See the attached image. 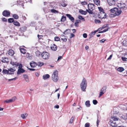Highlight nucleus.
<instances>
[{
  "label": "nucleus",
  "instance_id": "43",
  "mask_svg": "<svg viewBox=\"0 0 127 127\" xmlns=\"http://www.w3.org/2000/svg\"><path fill=\"white\" fill-rule=\"evenodd\" d=\"M81 3L83 5H85L87 4V2L86 1H81Z\"/></svg>",
  "mask_w": 127,
  "mask_h": 127
},
{
  "label": "nucleus",
  "instance_id": "20",
  "mask_svg": "<svg viewBox=\"0 0 127 127\" xmlns=\"http://www.w3.org/2000/svg\"><path fill=\"white\" fill-rule=\"evenodd\" d=\"M30 65L31 67H34L37 65V64L36 63L32 61L30 63Z\"/></svg>",
  "mask_w": 127,
  "mask_h": 127
},
{
  "label": "nucleus",
  "instance_id": "60",
  "mask_svg": "<svg viewBox=\"0 0 127 127\" xmlns=\"http://www.w3.org/2000/svg\"><path fill=\"white\" fill-rule=\"evenodd\" d=\"M81 22V21L79 20H76L75 22L78 24Z\"/></svg>",
  "mask_w": 127,
  "mask_h": 127
},
{
  "label": "nucleus",
  "instance_id": "33",
  "mask_svg": "<svg viewBox=\"0 0 127 127\" xmlns=\"http://www.w3.org/2000/svg\"><path fill=\"white\" fill-rule=\"evenodd\" d=\"M35 53L36 56L38 57H39L41 54L40 51H36L35 52Z\"/></svg>",
  "mask_w": 127,
  "mask_h": 127
},
{
  "label": "nucleus",
  "instance_id": "48",
  "mask_svg": "<svg viewBox=\"0 0 127 127\" xmlns=\"http://www.w3.org/2000/svg\"><path fill=\"white\" fill-rule=\"evenodd\" d=\"M64 7H66L67 5V4L64 2H63L61 4Z\"/></svg>",
  "mask_w": 127,
  "mask_h": 127
},
{
  "label": "nucleus",
  "instance_id": "35",
  "mask_svg": "<svg viewBox=\"0 0 127 127\" xmlns=\"http://www.w3.org/2000/svg\"><path fill=\"white\" fill-rule=\"evenodd\" d=\"M75 116H73L71 118V119H70V121L69 122V124H72L74 119L75 118Z\"/></svg>",
  "mask_w": 127,
  "mask_h": 127
},
{
  "label": "nucleus",
  "instance_id": "3",
  "mask_svg": "<svg viewBox=\"0 0 127 127\" xmlns=\"http://www.w3.org/2000/svg\"><path fill=\"white\" fill-rule=\"evenodd\" d=\"M87 81L85 78H84L80 85L81 90L83 91H86V89L87 87Z\"/></svg>",
  "mask_w": 127,
  "mask_h": 127
},
{
  "label": "nucleus",
  "instance_id": "18",
  "mask_svg": "<svg viewBox=\"0 0 127 127\" xmlns=\"http://www.w3.org/2000/svg\"><path fill=\"white\" fill-rule=\"evenodd\" d=\"M14 54V52L13 50L10 49L9 50L8 54L9 55L12 56H13Z\"/></svg>",
  "mask_w": 127,
  "mask_h": 127
},
{
  "label": "nucleus",
  "instance_id": "29",
  "mask_svg": "<svg viewBox=\"0 0 127 127\" xmlns=\"http://www.w3.org/2000/svg\"><path fill=\"white\" fill-rule=\"evenodd\" d=\"M27 29V28L24 26H23L22 27H21L20 29V30L23 31L24 32Z\"/></svg>",
  "mask_w": 127,
  "mask_h": 127
},
{
  "label": "nucleus",
  "instance_id": "34",
  "mask_svg": "<svg viewBox=\"0 0 127 127\" xmlns=\"http://www.w3.org/2000/svg\"><path fill=\"white\" fill-rule=\"evenodd\" d=\"M111 118L112 119L115 121H118L119 119L118 118H117L115 116L112 117Z\"/></svg>",
  "mask_w": 127,
  "mask_h": 127
},
{
  "label": "nucleus",
  "instance_id": "50",
  "mask_svg": "<svg viewBox=\"0 0 127 127\" xmlns=\"http://www.w3.org/2000/svg\"><path fill=\"white\" fill-rule=\"evenodd\" d=\"M90 125V124L88 123H87L85 124V127H89Z\"/></svg>",
  "mask_w": 127,
  "mask_h": 127
},
{
  "label": "nucleus",
  "instance_id": "55",
  "mask_svg": "<svg viewBox=\"0 0 127 127\" xmlns=\"http://www.w3.org/2000/svg\"><path fill=\"white\" fill-rule=\"evenodd\" d=\"M121 58L122 60L123 61H127L126 59H127L124 57H122Z\"/></svg>",
  "mask_w": 127,
  "mask_h": 127
},
{
  "label": "nucleus",
  "instance_id": "26",
  "mask_svg": "<svg viewBox=\"0 0 127 127\" xmlns=\"http://www.w3.org/2000/svg\"><path fill=\"white\" fill-rule=\"evenodd\" d=\"M13 24L14 25L17 27H19L20 25V24L17 21L14 22H13Z\"/></svg>",
  "mask_w": 127,
  "mask_h": 127
},
{
  "label": "nucleus",
  "instance_id": "36",
  "mask_svg": "<svg viewBox=\"0 0 127 127\" xmlns=\"http://www.w3.org/2000/svg\"><path fill=\"white\" fill-rule=\"evenodd\" d=\"M66 20V17L64 16H63L61 19V21L62 22H64Z\"/></svg>",
  "mask_w": 127,
  "mask_h": 127
},
{
  "label": "nucleus",
  "instance_id": "58",
  "mask_svg": "<svg viewBox=\"0 0 127 127\" xmlns=\"http://www.w3.org/2000/svg\"><path fill=\"white\" fill-rule=\"evenodd\" d=\"M105 40L104 39H103L101 40L100 41V43H103Z\"/></svg>",
  "mask_w": 127,
  "mask_h": 127
},
{
  "label": "nucleus",
  "instance_id": "53",
  "mask_svg": "<svg viewBox=\"0 0 127 127\" xmlns=\"http://www.w3.org/2000/svg\"><path fill=\"white\" fill-rule=\"evenodd\" d=\"M104 93V92H102L101 91V92L100 93L99 96V97L101 96V95H102Z\"/></svg>",
  "mask_w": 127,
  "mask_h": 127
},
{
  "label": "nucleus",
  "instance_id": "37",
  "mask_svg": "<svg viewBox=\"0 0 127 127\" xmlns=\"http://www.w3.org/2000/svg\"><path fill=\"white\" fill-rule=\"evenodd\" d=\"M98 31V30H96L94 31L93 32H92L90 34L91 36V37H92L94 35L95 33H96V32Z\"/></svg>",
  "mask_w": 127,
  "mask_h": 127
},
{
  "label": "nucleus",
  "instance_id": "32",
  "mask_svg": "<svg viewBox=\"0 0 127 127\" xmlns=\"http://www.w3.org/2000/svg\"><path fill=\"white\" fill-rule=\"evenodd\" d=\"M49 75L47 74L43 76V78L44 80L46 79H47L49 78Z\"/></svg>",
  "mask_w": 127,
  "mask_h": 127
},
{
  "label": "nucleus",
  "instance_id": "15",
  "mask_svg": "<svg viewBox=\"0 0 127 127\" xmlns=\"http://www.w3.org/2000/svg\"><path fill=\"white\" fill-rule=\"evenodd\" d=\"M11 64L14 67H17L19 66V63L17 62H11Z\"/></svg>",
  "mask_w": 127,
  "mask_h": 127
},
{
  "label": "nucleus",
  "instance_id": "49",
  "mask_svg": "<svg viewBox=\"0 0 127 127\" xmlns=\"http://www.w3.org/2000/svg\"><path fill=\"white\" fill-rule=\"evenodd\" d=\"M93 104L94 105H96L97 103V101L96 100H94L93 101Z\"/></svg>",
  "mask_w": 127,
  "mask_h": 127
},
{
  "label": "nucleus",
  "instance_id": "6",
  "mask_svg": "<svg viewBox=\"0 0 127 127\" xmlns=\"http://www.w3.org/2000/svg\"><path fill=\"white\" fill-rule=\"evenodd\" d=\"M42 58L44 60H48L49 59L50 57L49 53L47 52H43L41 54Z\"/></svg>",
  "mask_w": 127,
  "mask_h": 127
},
{
  "label": "nucleus",
  "instance_id": "30",
  "mask_svg": "<svg viewBox=\"0 0 127 127\" xmlns=\"http://www.w3.org/2000/svg\"><path fill=\"white\" fill-rule=\"evenodd\" d=\"M28 115V114L27 113H25V114H21V117L23 119H24L27 117Z\"/></svg>",
  "mask_w": 127,
  "mask_h": 127
},
{
  "label": "nucleus",
  "instance_id": "38",
  "mask_svg": "<svg viewBox=\"0 0 127 127\" xmlns=\"http://www.w3.org/2000/svg\"><path fill=\"white\" fill-rule=\"evenodd\" d=\"M107 88L106 86L103 87L101 89V91L105 93L106 91Z\"/></svg>",
  "mask_w": 127,
  "mask_h": 127
},
{
  "label": "nucleus",
  "instance_id": "51",
  "mask_svg": "<svg viewBox=\"0 0 127 127\" xmlns=\"http://www.w3.org/2000/svg\"><path fill=\"white\" fill-rule=\"evenodd\" d=\"M37 36L38 38L40 39L42 38L43 37V35H39V34L37 35Z\"/></svg>",
  "mask_w": 127,
  "mask_h": 127
},
{
  "label": "nucleus",
  "instance_id": "56",
  "mask_svg": "<svg viewBox=\"0 0 127 127\" xmlns=\"http://www.w3.org/2000/svg\"><path fill=\"white\" fill-rule=\"evenodd\" d=\"M19 66L18 67V68H19L18 69L22 68V64H19Z\"/></svg>",
  "mask_w": 127,
  "mask_h": 127
},
{
  "label": "nucleus",
  "instance_id": "31",
  "mask_svg": "<svg viewBox=\"0 0 127 127\" xmlns=\"http://www.w3.org/2000/svg\"><path fill=\"white\" fill-rule=\"evenodd\" d=\"M12 17L14 19H17L19 18L18 16L16 14H13L12 15Z\"/></svg>",
  "mask_w": 127,
  "mask_h": 127
},
{
  "label": "nucleus",
  "instance_id": "47",
  "mask_svg": "<svg viewBox=\"0 0 127 127\" xmlns=\"http://www.w3.org/2000/svg\"><path fill=\"white\" fill-rule=\"evenodd\" d=\"M108 28L107 29H104V30H103V31H101L99 32L98 33H102L105 32L107 31L108 30Z\"/></svg>",
  "mask_w": 127,
  "mask_h": 127
},
{
  "label": "nucleus",
  "instance_id": "40",
  "mask_svg": "<svg viewBox=\"0 0 127 127\" xmlns=\"http://www.w3.org/2000/svg\"><path fill=\"white\" fill-rule=\"evenodd\" d=\"M78 18L80 20H82L83 21H85V19L81 15H79L78 16Z\"/></svg>",
  "mask_w": 127,
  "mask_h": 127
},
{
  "label": "nucleus",
  "instance_id": "62",
  "mask_svg": "<svg viewBox=\"0 0 127 127\" xmlns=\"http://www.w3.org/2000/svg\"><path fill=\"white\" fill-rule=\"evenodd\" d=\"M22 18L24 20H25L26 19V18L25 16H22Z\"/></svg>",
  "mask_w": 127,
  "mask_h": 127
},
{
  "label": "nucleus",
  "instance_id": "39",
  "mask_svg": "<svg viewBox=\"0 0 127 127\" xmlns=\"http://www.w3.org/2000/svg\"><path fill=\"white\" fill-rule=\"evenodd\" d=\"M8 22L9 23H11L14 22V19L13 18H10L8 19Z\"/></svg>",
  "mask_w": 127,
  "mask_h": 127
},
{
  "label": "nucleus",
  "instance_id": "1",
  "mask_svg": "<svg viewBox=\"0 0 127 127\" xmlns=\"http://www.w3.org/2000/svg\"><path fill=\"white\" fill-rule=\"evenodd\" d=\"M111 12V14L110 16L111 17H113L115 16H118L121 14L122 11L119 10L117 8L115 7L111 9L110 10Z\"/></svg>",
  "mask_w": 127,
  "mask_h": 127
},
{
  "label": "nucleus",
  "instance_id": "17",
  "mask_svg": "<svg viewBox=\"0 0 127 127\" xmlns=\"http://www.w3.org/2000/svg\"><path fill=\"white\" fill-rule=\"evenodd\" d=\"M79 12L81 14L84 15H86L87 13V11H84L81 9H80L79 10Z\"/></svg>",
  "mask_w": 127,
  "mask_h": 127
},
{
  "label": "nucleus",
  "instance_id": "59",
  "mask_svg": "<svg viewBox=\"0 0 127 127\" xmlns=\"http://www.w3.org/2000/svg\"><path fill=\"white\" fill-rule=\"evenodd\" d=\"M2 20L4 22H6L7 21V19L4 17L2 18Z\"/></svg>",
  "mask_w": 127,
  "mask_h": 127
},
{
  "label": "nucleus",
  "instance_id": "45",
  "mask_svg": "<svg viewBox=\"0 0 127 127\" xmlns=\"http://www.w3.org/2000/svg\"><path fill=\"white\" fill-rule=\"evenodd\" d=\"M123 44L124 46H127V41H124L123 42Z\"/></svg>",
  "mask_w": 127,
  "mask_h": 127
},
{
  "label": "nucleus",
  "instance_id": "5",
  "mask_svg": "<svg viewBox=\"0 0 127 127\" xmlns=\"http://www.w3.org/2000/svg\"><path fill=\"white\" fill-rule=\"evenodd\" d=\"M52 80L55 82H56L59 79L58 76L57 71L56 70L54 71L52 75Z\"/></svg>",
  "mask_w": 127,
  "mask_h": 127
},
{
  "label": "nucleus",
  "instance_id": "57",
  "mask_svg": "<svg viewBox=\"0 0 127 127\" xmlns=\"http://www.w3.org/2000/svg\"><path fill=\"white\" fill-rule=\"evenodd\" d=\"M83 36L84 38H86L87 37V35L86 33H84L83 34Z\"/></svg>",
  "mask_w": 127,
  "mask_h": 127
},
{
  "label": "nucleus",
  "instance_id": "19",
  "mask_svg": "<svg viewBox=\"0 0 127 127\" xmlns=\"http://www.w3.org/2000/svg\"><path fill=\"white\" fill-rule=\"evenodd\" d=\"M25 71V70L23 68L18 69L17 72V74H20L21 73L24 72Z\"/></svg>",
  "mask_w": 127,
  "mask_h": 127
},
{
  "label": "nucleus",
  "instance_id": "11",
  "mask_svg": "<svg viewBox=\"0 0 127 127\" xmlns=\"http://www.w3.org/2000/svg\"><path fill=\"white\" fill-rule=\"evenodd\" d=\"M9 72V74H13L14 73V72L16 71V69L13 68H12L10 67L8 69Z\"/></svg>",
  "mask_w": 127,
  "mask_h": 127
},
{
  "label": "nucleus",
  "instance_id": "4",
  "mask_svg": "<svg viewBox=\"0 0 127 127\" xmlns=\"http://www.w3.org/2000/svg\"><path fill=\"white\" fill-rule=\"evenodd\" d=\"M95 5L93 3H89L88 5V9H87V11L90 14H92L93 13V10L95 8Z\"/></svg>",
  "mask_w": 127,
  "mask_h": 127
},
{
  "label": "nucleus",
  "instance_id": "24",
  "mask_svg": "<svg viewBox=\"0 0 127 127\" xmlns=\"http://www.w3.org/2000/svg\"><path fill=\"white\" fill-rule=\"evenodd\" d=\"M24 77L25 80L27 82H28L29 81L28 77L27 75L25 74L24 75Z\"/></svg>",
  "mask_w": 127,
  "mask_h": 127
},
{
  "label": "nucleus",
  "instance_id": "64",
  "mask_svg": "<svg viewBox=\"0 0 127 127\" xmlns=\"http://www.w3.org/2000/svg\"><path fill=\"white\" fill-rule=\"evenodd\" d=\"M124 57H125L126 59H127V53L125 54Z\"/></svg>",
  "mask_w": 127,
  "mask_h": 127
},
{
  "label": "nucleus",
  "instance_id": "23",
  "mask_svg": "<svg viewBox=\"0 0 127 127\" xmlns=\"http://www.w3.org/2000/svg\"><path fill=\"white\" fill-rule=\"evenodd\" d=\"M9 72L8 71V70H7L6 69H3L2 70V73L4 74H9Z\"/></svg>",
  "mask_w": 127,
  "mask_h": 127
},
{
  "label": "nucleus",
  "instance_id": "63",
  "mask_svg": "<svg viewBox=\"0 0 127 127\" xmlns=\"http://www.w3.org/2000/svg\"><path fill=\"white\" fill-rule=\"evenodd\" d=\"M59 105H56L54 107L55 108L58 109L59 108Z\"/></svg>",
  "mask_w": 127,
  "mask_h": 127
},
{
  "label": "nucleus",
  "instance_id": "54",
  "mask_svg": "<svg viewBox=\"0 0 127 127\" xmlns=\"http://www.w3.org/2000/svg\"><path fill=\"white\" fill-rule=\"evenodd\" d=\"M75 36V35L72 33H71L70 35V38H72V37H74Z\"/></svg>",
  "mask_w": 127,
  "mask_h": 127
},
{
  "label": "nucleus",
  "instance_id": "25",
  "mask_svg": "<svg viewBox=\"0 0 127 127\" xmlns=\"http://www.w3.org/2000/svg\"><path fill=\"white\" fill-rule=\"evenodd\" d=\"M70 29H67L64 32V34L65 35L69 34L70 33Z\"/></svg>",
  "mask_w": 127,
  "mask_h": 127
},
{
  "label": "nucleus",
  "instance_id": "13",
  "mask_svg": "<svg viewBox=\"0 0 127 127\" xmlns=\"http://www.w3.org/2000/svg\"><path fill=\"white\" fill-rule=\"evenodd\" d=\"M110 122V125L112 127H116L117 126V124L116 123L114 122V121L112 120H111Z\"/></svg>",
  "mask_w": 127,
  "mask_h": 127
},
{
  "label": "nucleus",
  "instance_id": "52",
  "mask_svg": "<svg viewBox=\"0 0 127 127\" xmlns=\"http://www.w3.org/2000/svg\"><path fill=\"white\" fill-rule=\"evenodd\" d=\"M61 39L64 42H66L67 40V39L65 37H64V38H62Z\"/></svg>",
  "mask_w": 127,
  "mask_h": 127
},
{
  "label": "nucleus",
  "instance_id": "28",
  "mask_svg": "<svg viewBox=\"0 0 127 127\" xmlns=\"http://www.w3.org/2000/svg\"><path fill=\"white\" fill-rule=\"evenodd\" d=\"M117 70L120 72H122L124 70V69L123 67H120L118 68Z\"/></svg>",
  "mask_w": 127,
  "mask_h": 127
},
{
  "label": "nucleus",
  "instance_id": "41",
  "mask_svg": "<svg viewBox=\"0 0 127 127\" xmlns=\"http://www.w3.org/2000/svg\"><path fill=\"white\" fill-rule=\"evenodd\" d=\"M54 40L55 41H59L60 40V38L56 36L54 38Z\"/></svg>",
  "mask_w": 127,
  "mask_h": 127
},
{
  "label": "nucleus",
  "instance_id": "14",
  "mask_svg": "<svg viewBox=\"0 0 127 127\" xmlns=\"http://www.w3.org/2000/svg\"><path fill=\"white\" fill-rule=\"evenodd\" d=\"M51 48L53 50L56 51L57 50V47L55 44H53L51 45Z\"/></svg>",
  "mask_w": 127,
  "mask_h": 127
},
{
  "label": "nucleus",
  "instance_id": "8",
  "mask_svg": "<svg viewBox=\"0 0 127 127\" xmlns=\"http://www.w3.org/2000/svg\"><path fill=\"white\" fill-rule=\"evenodd\" d=\"M119 0H107V3L110 6H114Z\"/></svg>",
  "mask_w": 127,
  "mask_h": 127
},
{
  "label": "nucleus",
  "instance_id": "27",
  "mask_svg": "<svg viewBox=\"0 0 127 127\" xmlns=\"http://www.w3.org/2000/svg\"><path fill=\"white\" fill-rule=\"evenodd\" d=\"M85 104L87 107H89L90 106L91 104L90 103V101L89 100H87L86 101L85 103Z\"/></svg>",
  "mask_w": 127,
  "mask_h": 127
},
{
  "label": "nucleus",
  "instance_id": "7",
  "mask_svg": "<svg viewBox=\"0 0 127 127\" xmlns=\"http://www.w3.org/2000/svg\"><path fill=\"white\" fill-rule=\"evenodd\" d=\"M118 7L120 9V10L124 11V10L127 9L126 4L123 2L118 3L117 4Z\"/></svg>",
  "mask_w": 127,
  "mask_h": 127
},
{
  "label": "nucleus",
  "instance_id": "2",
  "mask_svg": "<svg viewBox=\"0 0 127 127\" xmlns=\"http://www.w3.org/2000/svg\"><path fill=\"white\" fill-rule=\"evenodd\" d=\"M98 8L99 11L98 14L99 18L101 19L106 18V14L103 8L101 7H98Z\"/></svg>",
  "mask_w": 127,
  "mask_h": 127
},
{
  "label": "nucleus",
  "instance_id": "9",
  "mask_svg": "<svg viewBox=\"0 0 127 127\" xmlns=\"http://www.w3.org/2000/svg\"><path fill=\"white\" fill-rule=\"evenodd\" d=\"M16 99V97L15 96H14L12 97L11 99L4 100L3 102L4 103H7L10 102H13L15 101Z\"/></svg>",
  "mask_w": 127,
  "mask_h": 127
},
{
  "label": "nucleus",
  "instance_id": "46",
  "mask_svg": "<svg viewBox=\"0 0 127 127\" xmlns=\"http://www.w3.org/2000/svg\"><path fill=\"white\" fill-rule=\"evenodd\" d=\"M95 22L96 24H98L101 22L100 20L98 19H95Z\"/></svg>",
  "mask_w": 127,
  "mask_h": 127
},
{
  "label": "nucleus",
  "instance_id": "10",
  "mask_svg": "<svg viewBox=\"0 0 127 127\" xmlns=\"http://www.w3.org/2000/svg\"><path fill=\"white\" fill-rule=\"evenodd\" d=\"M10 12L7 10H4L2 12V14L3 15L6 17H8L10 16Z\"/></svg>",
  "mask_w": 127,
  "mask_h": 127
},
{
  "label": "nucleus",
  "instance_id": "44",
  "mask_svg": "<svg viewBox=\"0 0 127 127\" xmlns=\"http://www.w3.org/2000/svg\"><path fill=\"white\" fill-rule=\"evenodd\" d=\"M38 64L39 66H41L43 65L44 64L43 63L41 62H39L38 63Z\"/></svg>",
  "mask_w": 127,
  "mask_h": 127
},
{
  "label": "nucleus",
  "instance_id": "21",
  "mask_svg": "<svg viewBox=\"0 0 127 127\" xmlns=\"http://www.w3.org/2000/svg\"><path fill=\"white\" fill-rule=\"evenodd\" d=\"M93 1L95 4L97 6L100 5V2L99 0H93Z\"/></svg>",
  "mask_w": 127,
  "mask_h": 127
},
{
  "label": "nucleus",
  "instance_id": "16",
  "mask_svg": "<svg viewBox=\"0 0 127 127\" xmlns=\"http://www.w3.org/2000/svg\"><path fill=\"white\" fill-rule=\"evenodd\" d=\"M66 15L72 22H74V19L71 15L69 14H67Z\"/></svg>",
  "mask_w": 127,
  "mask_h": 127
},
{
  "label": "nucleus",
  "instance_id": "61",
  "mask_svg": "<svg viewBox=\"0 0 127 127\" xmlns=\"http://www.w3.org/2000/svg\"><path fill=\"white\" fill-rule=\"evenodd\" d=\"M62 57L61 56H59V57L58 58V59L57 60V61H58L59 60L61 59H62Z\"/></svg>",
  "mask_w": 127,
  "mask_h": 127
},
{
  "label": "nucleus",
  "instance_id": "42",
  "mask_svg": "<svg viewBox=\"0 0 127 127\" xmlns=\"http://www.w3.org/2000/svg\"><path fill=\"white\" fill-rule=\"evenodd\" d=\"M51 11L52 12L54 13H58V11L54 9H52Z\"/></svg>",
  "mask_w": 127,
  "mask_h": 127
},
{
  "label": "nucleus",
  "instance_id": "22",
  "mask_svg": "<svg viewBox=\"0 0 127 127\" xmlns=\"http://www.w3.org/2000/svg\"><path fill=\"white\" fill-rule=\"evenodd\" d=\"M20 50L21 53L24 54H25L26 53V50L25 49L23 48H20Z\"/></svg>",
  "mask_w": 127,
  "mask_h": 127
},
{
  "label": "nucleus",
  "instance_id": "12",
  "mask_svg": "<svg viewBox=\"0 0 127 127\" xmlns=\"http://www.w3.org/2000/svg\"><path fill=\"white\" fill-rule=\"evenodd\" d=\"M1 60L2 62L7 63L8 62V59L6 57H2Z\"/></svg>",
  "mask_w": 127,
  "mask_h": 127
}]
</instances>
